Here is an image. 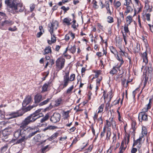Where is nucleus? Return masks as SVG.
<instances>
[{
  "label": "nucleus",
  "mask_w": 153,
  "mask_h": 153,
  "mask_svg": "<svg viewBox=\"0 0 153 153\" xmlns=\"http://www.w3.org/2000/svg\"><path fill=\"white\" fill-rule=\"evenodd\" d=\"M28 124L24 120L19 125V128L14 132V137L16 139L20 138L16 142V144L25 142L28 138H30L39 132V128L36 127L27 128Z\"/></svg>",
  "instance_id": "obj_1"
},
{
  "label": "nucleus",
  "mask_w": 153,
  "mask_h": 153,
  "mask_svg": "<svg viewBox=\"0 0 153 153\" xmlns=\"http://www.w3.org/2000/svg\"><path fill=\"white\" fill-rule=\"evenodd\" d=\"M5 3L9 7V12L13 14L22 12L25 9L23 4L19 2L18 0H5Z\"/></svg>",
  "instance_id": "obj_2"
},
{
  "label": "nucleus",
  "mask_w": 153,
  "mask_h": 153,
  "mask_svg": "<svg viewBox=\"0 0 153 153\" xmlns=\"http://www.w3.org/2000/svg\"><path fill=\"white\" fill-rule=\"evenodd\" d=\"M41 109H39L36 110L33 113L27 116L24 120L28 124L33 123L41 116L39 115V112Z\"/></svg>",
  "instance_id": "obj_3"
},
{
  "label": "nucleus",
  "mask_w": 153,
  "mask_h": 153,
  "mask_svg": "<svg viewBox=\"0 0 153 153\" xmlns=\"http://www.w3.org/2000/svg\"><path fill=\"white\" fill-rule=\"evenodd\" d=\"M143 69V79H144L143 83L145 85L147 83L149 77L151 80L152 76V68H142V70Z\"/></svg>",
  "instance_id": "obj_4"
},
{
  "label": "nucleus",
  "mask_w": 153,
  "mask_h": 153,
  "mask_svg": "<svg viewBox=\"0 0 153 153\" xmlns=\"http://www.w3.org/2000/svg\"><path fill=\"white\" fill-rule=\"evenodd\" d=\"M58 25V22L56 21L52 22L48 25L49 31L51 35L53 33V30L57 29Z\"/></svg>",
  "instance_id": "obj_5"
},
{
  "label": "nucleus",
  "mask_w": 153,
  "mask_h": 153,
  "mask_svg": "<svg viewBox=\"0 0 153 153\" xmlns=\"http://www.w3.org/2000/svg\"><path fill=\"white\" fill-rule=\"evenodd\" d=\"M60 114L58 113H54L50 118V121L53 123L59 122L61 119Z\"/></svg>",
  "instance_id": "obj_6"
},
{
  "label": "nucleus",
  "mask_w": 153,
  "mask_h": 153,
  "mask_svg": "<svg viewBox=\"0 0 153 153\" xmlns=\"http://www.w3.org/2000/svg\"><path fill=\"white\" fill-rule=\"evenodd\" d=\"M69 69L65 73V75L63 76V86L64 88L66 87L68 85L69 81Z\"/></svg>",
  "instance_id": "obj_7"
},
{
  "label": "nucleus",
  "mask_w": 153,
  "mask_h": 153,
  "mask_svg": "<svg viewBox=\"0 0 153 153\" xmlns=\"http://www.w3.org/2000/svg\"><path fill=\"white\" fill-rule=\"evenodd\" d=\"M147 115L146 113L140 112L138 115V119L140 122L143 121H146L148 120Z\"/></svg>",
  "instance_id": "obj_8"
},
{
  "label": "nucleus",
  "mask_w": 153,
  "mask_h": 153,
  "mask_svg": "<svg viewBox=\"0 0 153 153\" xmlns=\"http://www.w3.org/2000/svg\"><path fill=\"white\" fill-rule=\"evenodd\" d=\"M65 61V59L62 58H58L56 61V66L57 67H63Z\"/></svg>",
  "instance_id": "obj_9"
},
{
  "label": "nucleus",
  "mask_w": 153,
  "mask_h": 153,
  "mask_svg": "<svg viewBox=\"0 0 153 153\" xmlns=\"http://www.w3.org/2000/svg\"><path fill=\"white\" fill-rule=\"evenodd\" d=\"M43 100L42 95L39 94H37L35 96L34 98V105H37L39 102Z\"/></svg>",
  "instance_id": "obj_10"
},
{
  "label": "nucleus",
  "mask_w": 153,
  "mask_h": 153,
  "mask_svg": "<svg viewBox=\"0 0 153 153\" xmlns=\"http://www.w3.org/2000/svg\"><path fill=\"white\" fill-rule=\"evenodd\" d=\"M23 114L19 113V111L16 112H13L9 114V115L10 117V119L17 117H19L21 116Z\"/></svg>",
  "instance_id": "obj_11"
},
{
  "label": "nucleus",
  "mask_w": 153,
  "mask_h": 153,
  "mask_svg": "<svg viewBox=\"0 0 153 153\" xmlns=\"http://www.w3.org/2000/svg\"><path fill=\"white\" fill-rule=\"evenodd\" d=\"M148 53V52L145 51L144 52L141 54V57L143 59V62L145 64H147L148 62L147 54Z\"/></svg>",
  "instance_id": "obj_12"
},
{
  "label": "nucleus",
  "mask_w": 153,
  "mask_h": 153,
  "mask_svg": "<svg viewBox=\"0 0 153 153\" xmlns=\"http://www.w3.org/2000/svg\"><path fill=\"white\" fill-rule=\"evenodd\" d=\"M31 97L30 96L28 95L26 97L22 102V105L23 107H25L31 101Z\"/></svg>",
  "instance_id": "obj_13"
},
{
  "label": "nucleus",
  "mask_w": 153,
  "mask_h": 153,
  "mask_svg": "<svg viewBox=\"0 0 153 153\" xmlns=\"http://www.w3.org/2000/svg\"><path fill=\"white\" fill-rule=\"evenodd\" d=\"M70 37H71V39L73 40L75 37L74 34L72 32L68 33L65 35V39L66 41H68L70 39Z\"/></svg>",
  "instance_id": "obj_14"
},
{
  "label": "nucleus",
  "mask_w": 153,
  "mask_h": 153,
  "mask_svg": "<svg viewBox=\"0 0 153 153\" xmlns=\"http://www.w3.org/2000/svg\"><path fill=\"white\" fill-rule=\"evenodd\" d=\"M13 24V22L10 20H5L1 23L2 27L5 25H10Z\"/></svg>",
  "instance_id": "obj_15"
},
{
  "label": "nucleus",
  "mask_w": 153,
  "mask_h": 153,
  "mask_svg": "<svg viewBox=\"0 0 153 153\" xmlns=\"http://www.w3.org/2000/svg\"><path fill=\"white\" fill-rule=\"evenodd\" d=\"M71 21V19L69 18H65L63 21V23H65L67 25L69 26L71 24V23L70 22Z\"/></svg>",
  "instance_id": "obj_16"
},
{
  "label": "nucleus",
  "mask_w": 153,
  "mask_h": 153,
  "mask_svg": "<svg viewBox=\"0 0 153 153\" xmlns=\"http://www.w3.org/2000/svg\"><path fill=\"white\" fill-rule=\"evenodd\" d=\"M126 6V7L125 13H126V14H127L130 12H132L133 11V8L130 5Z\"/></svg>",
  "instance_id": "obj_17"
},
{
  "label": "nucleus",
  "mask_w": 153,
  "mask_h": 153,
  "mask_svg": "<svg viewBox=\"0 0 153 153\" xmlns=\"http://www.w3.org/2000/svg\"><path fill=\"white\" fill-rule=\"evenodd\" d=\"M109 120V121L111 123L112 128L114 129L116 128V124L113 118H110Z\"/></svg>",
  "instance_id": "obj_18"
},
{
  "label": "nucleus",
  "mask_w": 153,
  "mask_h": 153,
  "mask_svg": "<svg viewBox=\"0 0 153 153\" xmlns=\"http://www.w3.org/2000/svg\"><path fill=\"white\" fill-rule=\"evenodd\" d=\"M120 68H113L110 71V73L112 75H113L117 73V70L120 71Z\"/></svg>",
  "instance_id": "obj_19"
},
{
  "label": "nucleus",
  "mask_w": 153,
  "mask_h": 153,
  "mask_svg": "<svg viewBox=\"0 0 153 153\" xmlns=\"http://www.w3.org/2000/svg\"><path fill=\"white\" fill-rule=\"evenodd\" d=\"M51 99V98H47L46 100L39 103V105L40 106H41L47 104L49 102Z\"/></svg>",
  "instance_id": "obj_20"
},
{
  "label": "nucleus",
  "mask_w": 153,
  "mask_h": 153,
  "mask_svg": "<svg viewBox=\"0 0 153 153\" xmlns=\"http://www.w3.org/2000/svg\"><path fill=\"white\" fill-rule=\"evenodd\" d=\"M51 48L50 46H48L45 48L44 50V54H48L49 53H51Z\"/></svg>",
  "instance_id": "obj_21"
},
{
  "label": "nucleus",
  "mask_w": 153,
  "mask_h": 153,
  "mask_svg": "<svg viewBox=\"0 0 153 153\" xmlns=\"http://www.w3.org/2000/svg\"><path fill=\"white\" fill-rule=\"evenodd\" d=\"M140 50V44L137 43L136 46L134 48V51L135 53H138Z\"/></svg>",
  "instance_id": "obj_22"
},
{
  "label": "nucleus",
  "mask_w": 153,
  "mask_h": 153,
  "mask_svg": "<svg viewBox=\"0 0 153 153\" xmlns=\"http://www.w3.org/2000/svg\"><path fill=\"white\" fill-rule=\"evenodd\" d=\"M49 115L48 114H46L45 117L42 118L40 120V122L41 123L44 122L45 121L47 120L49 118Z\"/></svg>",
  "instance_id": "obj_23"
},
{
  "label": "nucleus",
  "mask_w": 153,
  "mask_h": 153,
  "mask_svg": "<svg viewBox=\"0 0 153 153\" xmlns=\"http://www.w3.org/2000/svg\"><path fill=\"white\" fill-rule=\"evenodd\" d=\"M147 107H144L142 110V111L141 112H143V113H145L146 112H147L148 110L151 108V104H150V102H149V103L147 104Z\"/></svg>",
  "instance_id": "obj_24"
},
{
  "label": "nucleus",
  "mask_w": 153,
  "mask_h": 153,
  "mask_svg": "<svg viewBox=\"0 0 153 153\" xmlns=\"http://www.w3.org/2000/svg\"><path fill=\"white\" fill-rule=\"evenodd\" d=\"M132 17L130 16H127L126 18V22H127V24H126L129 25L131 24V23L132 22Z\"/></svg>",
  "instance_id": "obj_25"
},
{
  "label": "nucleus",
  "mask_w": 153,
  "mask_h": 153,
  "mask_svg": "<svg viewBox=\"0 0 153 153\" xmlns=\"http://www.w3.org/2000/svg\"><path fill=\"white\" fill-rule=\"evenodd\" d=\"M117 59L120 62V65L118 66V67H120L124 63V61L123 60V59L121 56H119L118 55H117Z\"/></svg>",
  "instance_id": "obj_26"
},
{
  "label": "nucleus",
  "mask_w": 153,
  "mask_h": 153,
  "mask_svg": "<svg viewBox=\"0 0 153 153\" xmlns=\"http://www.w3.org/2000/svg\"><path fill=\"white\" fill-rule=\"evenodd\" d=\"M121 3L120 1H117L114 2V7L116 9H117L121 5Z\"/></svg>",
  "instance_id": "obj_27"
},
{
  "label": "nucleus",
  "mask_w": 153,
  "mask_h": 153,
  "mask_svg": "<svg viewBox=\"0 0 153 153\" xmlns=\"http://www.w3.org/2000/svg\"><path fill=\"white\" fill-rule=\"evenodd\" d=\"M93 72L95 73L94 75L95 78H97L99 76V75L101 74V71L100 70H94Z\"/></svg>",
  "instance_id": "obj_28"
},
{
  "label": "nucleus",
  "mask_w": 153,
  "mask_h": 153,
  "mask_svg": "<svg viewBox=\"0 0 153 153\" xmlns=\"http://www.w3.org/2000/svg\"><path fill=\"white\" fill-rule=\"evenodd\" d=\"M111 129L110 128L108 129L107 131L106 139L108 140L110 139L111 135Z\"/></svg>",
  "instance_id": "obj_29"
},
{
  "label": "nucleus",
  "mask_w": 153,
  "mask_h": 153,
  "mask_svg": "<svg viewBox=\"0 0 153 153\" xmlns=\"http://www.w3.org/2000/svg\"><path fill=\"white\" fill-rule=\"evenodd\" d=\"M128 82H129L126 81L125 79H122V84L124 87H127Z\"/></svg>",
  "instance_id": "obj_30"
},
{
  "label": "nucleus",
  "mask_w": 153,
  "mask_h": 153,
  "mask_svg": "<svg viewBox=\"0 0 153 153\" xmlns=\"http://www.w3.org/2000/svg\"><path fill=\"white\" fill-rule=\"evenodd\" d=\"M48 85L47 83L44 84L42 87V92H46L47 91Z\"/></svg>",
  "instance_id": "obj_31"
},
{
  "label": "nucleus",
  "mask_w": 153,
  "mask_h": 153,
  "mask_svg": "<svg viewBox=\"0 0 153 153\" xmlns=\"http://www.w3.org/2000/svg\"><path fill=\"white\" fill-rule=\"evenodd\" d=\"M143 137V136H142L141 137H140V138L137 140L136 141H135L133 145V146H135L137 145V144H140V141L142 139V138Z\"/></svg>",
  "instance_id": "obj_32"
},
{
  "label": "nucleus",
  "mask_w": 153,
  "mask_h": 153,
  "mask_svg": "<svg viewBox=\"0 0 153 153\" xmlns=\"http://www.w3.org/2000/svg\"><path fill=\"white\" fill-rule=\"evenodd\" d=\"M62 100L59 98L55 101V105L56 106H59L62 103Z\"/></svg>",
  "instance_id": "obj_33"
},
{
  "label": "nucleus",
  "mask_w": 153,
  "mask_h": 153,
  "mask_svg": "<svg viewBox=\"0 0 153 153\" xmlns=\"http://www.w3.org/2000/svg\"><path fill=\"white\" fill-rule=\"evenodd\" d=\"M110 48L111 52L115 55L118 53L117 51L113 47L111 46Z\"/></svg>",
  "instance_id": "obj_34"
},
{
  "label": "nucleus",
  "mask_w": 153,
  "mask_h": 153,
  "mask_svg": "<svg viewBox=\"0 0 153 153\" xmlns=\"http://www.w3.org/2000/svg\"><path fill=\"white\" fill-rule=\"evenodd\" d=\"M59 134L57 132L55 133L49 138V139L51 140H54L58 136Z\"/></svg>",
  "instance_id": "obj_35"
},
{
  "label": "nucleus",
  "mask_w": 153,
  "mask_h": 153,
  "mask_svg": "<svg viewBox=\"0 0 153 153\" xmlns=\"http://www.w3.org/2000/svg\"><path fill=\"white\" fill-rule=\"evenodd\" d=\"M76 48L75 45L72 46L70 49L68 50L70 51L72 53H74L76 51Z\"/></svg>",
  "instance_id": "obj_36"
},
{
  "label": "nucleus",
  "mask_w": 153,
  "mask_h": 153,
  "mask_svg": "<svg viewBox=\"0 0 153 153\" xmlns=\"http://www.w3.org/2000/svg\"><path fill=\"white\" fill-rule=\"evenodd\" d=\"M8 147V146L7 145H5L2 147L1 149V152L2 153L5 152L7 150Z\"/></svg>",
  "instance_id": "obj_37"
},
{
  "label": "nucleus",
  "mask_w": 153,
  "mask_h": 153,
  "mask_svg": "<svg viewBox=\"0 0 153 153\" xmlns=\"http://www.w3.org/2000/svg\"><path fill=\"white\" fill-rule=\"evenodd\" d=\"M104 106V104H102L101 105L99 106V107L98 108V113H99L102 112L103 109V108Z\"/></svg>",
  "instance_id": "obj_38"
},
{
  "label": "nucleus",
  "mask_w": 153,
  "mask_h": 153,
  "mask_svg": "<svg viewBox=\"0 0 153 153\" xmlns=\"http://www.w3.org/2000/svg\"><path fill=\"white\" fill-rule=\"evenodd\" d=\"M129 25H128L125 24L124 27V30L125 31V32L126 33H128L129 32V30L128 28V26Z\"/></svg>",
  "instance_id": "obj_39"
},
{
  "label": "nucleus",
  "mask_w": 153,
  "mask_h": 153,
  "mask_svg": "<svg viewBox=\"0 0 153 153\" xmlns=\"http://www.w3.org/2000/svg\"><path fill=\"white\" fill-rule=\"evenodd\" d=\"M37 106V105H34L32 106H30L26 108L25 109L26 111H30L31 109Z\"/></svg>",
  "instance_id": "obj_40"
},
{
  "label": "nucleus",
  "mask_w": 153,
  "mask_h": 153,
  "mask_svg": "<svg viewBox=\"0 0 153 153\" xmlns=\"http://www.w3.org/2000/svg\"><path fill=\"white\" fill-rule=\"evenodd\" d=\"M145 43V47L146 48V51L148 52V53H151L150 49L149 48V45L147 42Z\"/></svg>",
  "instance_id": "obj_41"
},
{
  "label": "nucleus",
  "mask_w": 153,
  "mask_h": 153,
  "mask_svg": "<svg viewBox=\"0 0 153 153\" xmlns=\"http://www.w3.org/2000/svg\"><path fill=\"white\" fill-rule=\"evenodd\" d=\"M74 88V85H72L71 87L68 88L66 91V93L67 94H70L71 93V91L73 90Z\"/></svg>",
  "instance_id": "obj_42"
},
{
  "label": "nucleus",
  "mask_w": 153,
  "mask_h": 153,
  "mask_svg": "<svg viewBox=\"0 0 153 153\" xmlns=\"http://www.w3.org/2000/svg\"><path fill=\"white\" fill-rule=\"evenodd\" d=\"M142 134L143 136L144 135H146L147 134V129L145 127H142Z\"/></svg>",
  "instance_id": "obj_43"
},
{
  "label": "nucleus",
  "mask_w": 153,
  "mask_h": 153,
  "mask_svg": "<svg viewBox=\"0 0 153 153\" xmlns=\"http://www.w3.org/2000/svg\"><path fill=\"white\" fill-rule=\"evenodd\" d=\"M107 21L109 23H112L114 22L113 17L110 16H108L107 17Z\"/></svg>",
  "instance_id": "obj_44"
},
{
  "label": "nucleus",
  "mask_w": 153,
  "mask_h": 153,
  "mask_svg": "<svg viewBox=\"0 0 153 153\" xmlns=\"http://www.w3.org/2000/svg\"><path fill=\"white\" fill-rule=\"evenodd\" d=\"M51 35V42L53 43L55 42L56 41V38L55 37L54 35H53V34Z\"/></svg>",
  "instance_id": "obj_45"
},
{
  "label": "nucleus",
  "mask_w": 153,
  "mask_h": 153,
  "mask_svg": "<svg viewBox=\"0 0 153 153\" xmlns=\"http://www.w3.org/2000/svg\"><path fill=\"white\" fill-rule=\"evenodd\" d=\"M75 77V75L74 74H72L70 76L69 80L70 81H72L74 80Z\"/></svg>",
  "instance_id": "obj_46"
},
{
  "label": "nucleus",
  "mask_w": 153,
  "mask_h": 153,
  "mask_svg": "<svg viewBox=\"0 0 153 153\" xmlns=\"http://www.w3.org/2000/svg\"><path fill=\"white\" fill-rule=\"evenodd\" d=\"M145 16L146 19L148 21H150V17L151 16L150 14L149 13H146L145 14Z\"/></svg>",
  "instance_id": "obj_47"
},
{
  "label": "nucleus",
  "mask_w": 153,
  "mask_h": 153,
  "mask_svg": "<svg viewBox=\"0 0 153 153\" xmlns=\"http://www.w3.org/2000/svg\"><path fill=\"white\" fill-rule=\"evenodd\" d=\"M136 123L134 122H133L131 124V128L133 130V131H134L136 129L135 125Z\"/></svg>",
  "instance_id": "obj_48"
},
{
  "label": "nucleus",
  "mask_w": 153,
  "mask_h": 153,
  "mask_svg": "<svg viewBox=\"0 0 153 153\" xmlns=\"http://www.w3.org/2000/svg\"><path fill=\"white\" fill-rule=\"evenodd\" d=\"M61 8L65 12H66L68 10L70 9V8L69 7H67L66 8L65 6L62 7Z\"/></svg>",
  "instance_id": "obj_49"
},
{
  "label": "nucleus",
  "mask_w": 153,
  "mask_h": 153,
  "mask_svg": "<svg viewBox=\"0 0 153 153\" xmlns=\"http://www.w3.org/2000/svg\"><path fill=\"white\" fill-rule=\"evenodd\" d=\"M126 2L124 3V5L125 6L130 5L131 2V0H125Z\"/></svg>",
  "instance_id": "obj_50"
},
{
  "label": "nucleus",
  "mask_w": 153,
  "mask_h": 153,
  "mask_svg": "<svg viewBox=\"0 0 153 153\" xmlns=\"http://www.w3.org/2000/svg\"><path fill=\"white\" fill-rule=\"evenodd\" d=\"M105 127H104L103 128V130L102 131L100 134V136L101 137H102L103 136H104L105 134Z\"/></svg>",
  "instance_id": "obj_51"
},
{
  "label": "nucleus",
  "mask_w": 153,
  "mask_h": 153,
  "mask_svg": "<svg viewBox=\"0 0 153 153\" xmlns=\"http://www.w3.org/2000/svg\"><path fill=\"white\" fill-rule=\"evenodd\" d=\"M102 78L100 76L96 80V84L100 85L101 81L102 80Z\"/></svg>",
  "instance_id": "obj_52"
},
{
  "label": "nucleus",
  "mask_w": 153,
  "mask_h": 153,
  "mask_svg": "<svg viewBox=\"0 0 153 153\" xmlns=\"http://www.w3.org/2000/svg\"><path fill=\"white\" fill-rule=\"evenodd\" d=\"M35 7V5L34 4H32L30 7V10L31 12L33 11Z\"/></svg>",
  "instance_id": "obj_53"
},
{
  "label": "nucleus",
  "mask_w": 153,
  "mask_h": 153,
  "mask_svg": "<svg viewBox=\"0 0 153 153\" xmlns=\"http://www.w3.org/2000/svg\"><path fill=\"white\" fill-rule=\"evenodd\" d=\"M124 145L125 144H124V142H123V141H122L120 148L121 149H124V150H125L126 148V146H125Z\"/></svg>",
  "instance_id": "obj_54"
},
{
  "label": "nucleus",
  "mask_w": 153,
  "mask_h": 153,
  "mask_svg": "<svg viewBox=\"0 0 153 153\" xmlns=\"http://www.w3.org/2000/svg\"><path fill=\"white\" fill-rule=\"evenodd\" d=\"M76 22V21L75 19H74L72 21L73 24L72 25L71 27L75 29L76 28V25H75Z\"/></svg>",
  "instance_id": "obj_55"
},
{
  "label": "nucleus",
  "mask_w": 153,
  "mask_h": 153,
  "mask_svg": "<svg viewBox=\"0 0 153 153\" xmlns=\"http://www.w3.org/2000/svg\"><path fill=\"white\" fill-rule=\"evenodd\" d=\"M97 26L99 27L102 30H105V28H103V26L101 24L99 23L97 24Z\"/></svg>",
  "instance_id": "obj_56"
},
{
  "label": "nucleus",
  "mask_w": 153,
  "mask_h": 153,
  "mask_svg": "<svg viewBox=\"0 0 153 153\" xmlns=\"http://www.w3.org/2000/svg\"><path fill=\"white\" fill-rule=\"evenodd\" d=\"M4 113H3L1 111H0V119L4 118Z\"/></svg>",
  "instance_id": "obj_57"
},
{
  "label": "nucleus",
  "mask_w": 153,
  "mask_h": 153,
  "mask_svg": "<svg viewBox=\"0 0 153 153\" xmlns=\"http://www.w3.org/2000/svg\"><path fill=\"white\" fill-rule=\"evenodd\" d=\"M106 125L108 127H110L111 125V123L109 121L106 120Z\"/></svg>",
  "instance_id": "obj_58"
},
{
  "label": "nucleus",
  "mask_w": 153,
  "mask_h": 153,
  "mask_svg": "<svg viewBox=\"0 0 153 153\" xmlns=\"http://www.w3.org/2000/svg\"><path fill=\"white\" fill-rule=\"evenodd\" d=\"M148 25L149 27L150 30L153 33V25L150 24H148Z\"/></svg>",
  "instance_id": "obj_59"
},
{
  "label": "nucleus",
  "mask_w": 153,
  "mask_h": 153,
  "mask_svg": "<svg viewBox=\"0 0 153 153\" xmlns=\"http://www.w3.org/2000/svg\"><path fill=\"white\" fill-rule=\"evenodd\" d=\"M49 64L51 65V66H52V65L54 63V60L53 59H51L49 61Z\"/></svg>",
  "instance_id": "obj_60"
},
{
  "label": "nucleus",
  "mask_w": 153,
  "mask_h": 153,
  "mask_svg": "<svg viewBox=\"0 0 153 153\" xmlns=\"http://www.w3.org/2000/svg\"><path fill=\"white\" fill-rule=\"evenodd\" d=\"M106 10H107V13H108L110 15H111L112 14V13L109 7H106Z\"/></svg>",
  "instance_id": "obj_61"
},
{
  "label": "nucleus",
  "mask_w": 153,
  "mask_h": 153,
  "mask_svg": "<svg viewBox=\"0 0 153 153\" xmlns=\"http://www.w3.org/2000/svg\"><path fill=\"white\" fill-rule=\"evenodd\" d=\"M69 112V111H67L65 112H64V116H65V117L66 118H67L68 117Z\"/></svg>",
  "instance_id": "obj_62"
},
{
  "label": "nucleus",
  "mask_w": 153,
  "mask_h": 153,
  "mask_svg": "<svg viewBox=\"0 0 153 153\" xmlns=\"http://www.w3.org/2000/svg\"><path fill=\"white\" fill-rule=\"evenodd\" d=\"M98 122H99L100 123V124H102L103 121H102V119L101 117H99V118H98Z\"/></svg>",
  "instance_id": "obj_63"
},
{
  "label": "nucleus",
  "mask_w": 153,
  "mask_h": 153,
  "mask_svg": "<svg viewBox=\"0 0 153 153\" xmlns=\"http://www.w3.org/2000/svg\"><path fill=\"white\" fill-rule=\"evenodd\" d=\"M137 151V149L136 148H133L131 150V153H135Z\"/></svg>",
  "instance_id": "obj_64"
}]
</instances>
